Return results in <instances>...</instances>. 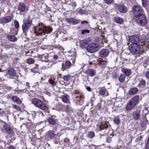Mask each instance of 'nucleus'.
<instances>
[{
    "instance_id": "obj_1",
    "label": "nucleus",
    "mask_w": 149,
    "mask_h": 149,
    "mask_svg": "<svg viewBox=\"0 0 149 149\" xmlns=\"http://www.w3.org/2000/svg\"><path fill=\"white\" fill-rule=\"evenodd\" d=\"M34 30V32L37 36H40L42 37L45 36V37L42 38V40H44L45 38H45L46 36L45 34L51 33L52 29L49 27H45L43 25L39 24L35 27Z\"/></svg>"
},
{
    "instance_id": "obj_2",
    "label": "nucleus",
    "mask_w": 149,
    "mask_h": 149,
    "mask_svg": "<svg viewBox=\"0 0 149 149\" xmlns=\"http://www.w3.org/2000/svg\"><path fill=\"white\" fill-rule=\"evenodd\" d=\"M139 95H136L133 97L127 102L125 107L127 111L131 110L139 102Z\"/></svg>"
},
{
    "instance_id": "obj_3",
    "label": "nucleus",
    "mask_w": 149,
    "mask_h": 149,
    "mask_svg": "<svg viewBox=\"0 0 149 149\" xmlns=\"http://www.w3.org/2000/svg\"><path fill=\"white\" fill-rule=\"evenodd\" d=\"M23 24L22 26L23 31L22 34L26 36L27 33L29 31L30 28L31 26L32 21L29 18L24 19L23 21Z\"/></svg>"
},
{
    "instance_id": "obj_4",
    "label": "nucleus",
    "mask_w": 149,
    "mask_h": 149,
    "mask_svg": "<svg viewBox=\"0 0 149 149\" xmlns=\"http://www.w3.org/2000/svg\"><path fill=\"white\" fill-rule=\"evenodd\" d=\"M32 102L36 107L43 110L47 111L48 110L46 104L40 100L36 98H34L32 100Z\"/></svg>"
},
{
    "instance_id": "obj_5",
    "label": "nucleus",
    "mask_w": 149,
    "mask_h": 149,
    "mask_svg": "<svg viewBox=\"0 0 149 149\" xmlns=\"http://www.w3.org/2000/svg\"><path fill=\"white\" fill-rule=\"evenodd\" d=\"M133 19L135 22L141 26H144L147 23V21L144 15L134 17Z\"/></svg>"
},
{
    "instance_id": "obj_6",
    "label": "nucleus",
    "mask_w": 149,
    "mask_h": 149,
    "mask_svg": "<svg viewBox=\"0 0 149 149\" xmlns=\"http://www.w3.org/2000/svg\"><path fill=\"white\" fill-rule=\"evenodd\" d=\"M129 48L131 52L135 54L139 53L141 51L140 46L137 43L131 44Z\"/></svg>"
},
{
    "instance_id": "obj_7",
    "label": "nucleus",
    "mask_w": 149,
    "mask_h": 149,
    "mask_svg": "<svg viewBox=\"0 0 149 149\" xmlns=\"http://www.w3.org/2000/svg\"><path fill=\"white\" fill-rule=\"evenodd\" d=\"M133 13L134 15V17H137L144 15L142 14L143 10L140 6L134 5L132 8Z\"/></svg>"
},
{
    "instance_id": "obj_8",
    "label": "nucleus",
    "mask_w": 149,
    "mask_h": 149,
    "mask_svg": "<svg viewBox=\"0 0 149 149\" xmlns=\"http://www.w3.org/2000/svg\"><path fill=\"white\" fill-rule=\"evenodd\" d=\"M99 49L98 45L95 43H92L89 44L87 47V50L88 52L91 53H93L97 52Z\"/></svg>"
},
{
    "instance_id": "obj_9",
    "label": "nucleus",
    "mask_w": 149,
    "mask_h": 149,
    "mask_svg": "<svg viewBox=\"0 0 149 149\" xmlns=\"http://www.w3.org/2000/svg\"><path fill=\"white\" fill-rule=\"evenodd\" d=\"M55 132L53 131L49 130L47 132L45 135V138L46 141L52 139L55 136Z\"/></svg>"
},
{
    "instance_id": "obj_10",
    "label": "nucleus",
    "mask_w": 149,
    "mask_h": 149,
    "mask_svg": "<svg viewBox=\"0 0 149 149\" xmlns=\"http://www.w3.org/2000/svg\"><path fill=\"white\" fill-rule=\"evenodd\" d=\"M15 74V70L12 68H10L7 70L6 76L7 78H12Z\"/></svg>"
},
{
    "instance_id": "obj_11",
    "label": "nucleus",
    "mask_w": 149,
    "mask_h": 149,
    "mask_svg": "<svg viewBox=\"0 0 149 149\" xmlns=\"http://www.w3.org/2000/svg\"><path fill=\"white\" fill-rule=\"evenodd\" d=\"M139 41V37L137 35H133L129 37V42L132 44L137 43Z\"/></svg>"
},
{
    "instance_id": "obj_12",
    "label": "nucleus",
    "mask_w": 149,
    "mask_h": 149,
    "mask_svg": "<svg viewBox=\"0 0 149 149\" xmlns=\"http://www.w3.org/2000/svg\"><path fill=\"white\" fill-rule=\"evenodd\" d=\"M77 95L75 98L76 103L79 105H82L84 102L83 96L80 93L77 94Z\"/></svg>"
},
{
    "instance_id": "obj_13",
    "label": "nucleus",
    "mask_w": 149,
    "mask_h": 149,
    "mask_svg": "<svg viewBox=\"0 0 149 149\" xmlns=\"http://www.w3.org/2000/svg\"><path fill=\"white\" fill-rule=\"evenodd\" d=\"M141 111L138 110H136L133 112L132 116L135 120H138L140 117Z\"/></svg>"
},
{
    "instance_id": "obj_14",
    "label": "nucleus",
    "mask_w": 149,
    "mask_h": 149,
    "mask_svg": "<svg viewBox=\"0 0 149 149\" xmlns=\"http://www.w3.org/2000/svg\"><path fill=\"white\" fill-rule=\"evenodd\" d=\"M3 127L9 134L13 135L14 134V132L9 125L5 124L3 125Z\"/></svg>"
},
{
    "instance_id": "obj_15",
    "label": "nucleus",
    "mask_w": 149,
    "mask_h": 149,
    "mask_svg": "<svg viewBox=\"0 0 149 149\" xmlns=\"http://www.w3.org/2000/svg\"><path fill=\"white\" fill-rule=\"evenodd\" d=\"M12 17L10 16L5 17L0 19V22L2 24H6L10 22L12 20Z\"/></svg>"
},
{
    "instance_id": "obj_16",
    "label": "nucleus",
    "mask_w": 149,
    "mask_h": 149,
    "mask_svg": "<svg viewBox=\"0 0 149 149\" xmlns=\"http://www.w3.org/2000/svg\"><path fill=\"white\" fill-rule=\"evenodd\" d=\"M66 21L68 23L72 25H75L78 23V20L73 18H67L65 19Z\"/></svg>"
},
{
    "instance_id": "obj_17",
    "label": "nucleus",
    "mask_w": 149,
    "mask_h": 149,
    "mask_svg": "<svg viewBox=\"0 0 149 149\" xmlns=\"http://www.w3.org/2000/svg\"><path fill=\"white\" fill-rule=\"evenodd\" d=\"M109 53L108 49H103L100 52V55L102 57H105L107 56Z\"/></svg>"
},
{
    "instance_id": "obj_18",
    "label": "nucleus",
    "mask_w": 149,
    "mask_h": 149,
    "mask_svg": "<svg viewBox=\"0 0 149 149\" xmlns=\"http://www.w3.org/2000/svg\"><path fill=\"white\" fill-rule=\"evenodd\" d=\"M121 71L127 77L129 76L131 73V69L126 68H124L122 69Z\"/></svg>"
},
{
    "instance_id": "obj_19",
    "label": "nucleus",
    "mask_w": 149,
    "mask_h": 149,
    "mask_svg": "<svg viewBox=\"0 0 149 149\" xmlns=\"http://www.w3.org/2000/svg\"><path fill=\"white\" fill-rule=\"evenodd\" d=\"M85 73L87 74L88 76L93 77L95 75V71L93 69H89L86 70Z\"/></svg>"
},
{
    "instance_id": "obj_20",
    "label": "nucleus",
    "mask_w": 149,
    "mask_h": 149,
    "mask_svg": "<svg viewBox=\"0 0 149 149\" xmlns=\"http://www.w3.org/2000/svg\"><path fill=\"white\" fill-rule=\"evenodd\" d=\"M71 65V62L69 61H66L65 63H63L62 67L63 68L65 69L69 68Z\"/></svg>"
},
{
    "instance_id": "obj_21",
    "label": "nucleus",
    "mask_w": 149,
    "mask_h": 149,
    "mask_svg": "<svg viewBox=\"0 0 149 149\" xmlns=\"http://www.w3.org/2000/svg\"><path fill=\"white\" fill-rule=\"evenodd\" d=\"M11 99L12 100L14 103H15L18 104H20L22 103V101L20 99L16 96H13L12 97Z\"/></svg>"
},
{
    "instance_id": "obj_22",
    "label": "nucleus",
    "mask_w": 149,
    "mask_h": 149,
    "mask_svg": "<svg viewBox=\"0 0 149 149\" xmlns=\"http://www.w3.org/2000/svg\"><path fill=\"white\" fill-rule=\"evenodd\" d=\"M138 89L136 88H133L130 89L128 91V94L130 95L136 94L138 91Z\"/></svg>"
},
{
    "instance_id": "obj_23",
    "label": "nucleus",
    "mask_w": 149,
    "mask_h": 149,
    "mask_svg": "<svg viewBox=\"0 0 149 149\" xmlns=\"http://www.w3.org/2000/svg\"><path fill=\"white\" fill-rule=\"evenodd\" d=\"M62 100L63 102L68 103V106L70 105L69 97L68 95L67 94L63 96L62 98Z\"/></svg>"
},
{
    "instance_id": "obj_24",
    "label": "nucleus",
    "mask_w": 149,
    "mask_h": 149,
    "mask_svg": "<svg viewBox=\"0 0 149 149\" xmlns=\"http://www.w3.org/2000/svg\"><path fill=\"white\" fill-rule=\"evenodd\" d=\"M118 10L121 13H125L127 11V8L123 5H119L118 6Z\"/></svg>"
},
{
    "instance_id": "obj_25",
    "label": "nucleus",
    "mask_w": 149,
    "mask_h": 149,
    "mask_svg": "<svg viewBox=\"0 0 149 149\" xmlns=\"http://www.w3.org/2000/svg\"><path fill=\"white\" fill-rule=\"evenodd\" d=\"M26 6L23 3H19L18 6V10L21 12H23L25 10Z\"/></svg>"
},
{
    "instance_id": "obj_26",
    "label": "nucleus",
    "mask_w": 149,
    "mask_h": 149,
    "mask_svg": "<svg viewBox=\"0 0 149 149\" xmlns=\"http://www.w3.org/2000/svg\"><path fill=\"white\" fill-rule=\"evenodd\" d=\"M107 61L106 59L100 58L98 61V64L103 66L107 65Z\"/></svg>"
},
{
    "instance_id": "obj_27",
    "label": "nucleus",
    "mask_w": 149,
    "mask_h": 149,
    "mask_svg": "<svg viewBox=\"0 0 149 149\" xmlns=\"http://www.w3.org/2000/svg\"><path fill=\"white\" fill-rule=\"evenodd\" d=\"M49 123L52 125H54L56 123V121L52 116L49 117L48 119Z\"/></svg>"
},
{
    "instance_id": "obj_28",
    "label": "nucleus",
    "mask_w": 149,
    "mask_h": 149,
    "mask_svg": "<svg viewBox=\"0 0 149 149\" xmlns=\"http://www.w3.org/2000/svg\"><path fill=\"white\" fill-rule=\"evenodd\" d=\"M8 39L12 42H15L17 40V38L13 35H9L7 36Z\"/></svg>"
},
{
    "instance_id": "obj_29",
    "label": "nucleus",
    "mask_w": 149,
    "mask_h": 149,
    "mask_svg": "<svg viewBox=\"0 0 149 149\" xmlns=\"http://www.w3.org/2000/svg\"><path fill=\"white\" fill-rule=\"evenodd\" d=\"M41 60L43 61H47L48 60V54H45L42 55Z\"/></svg>"
},
{
    "instance_id": "obj_30",
    "label": "nucleus",
    "mask_w": 149,
    "mask_h": 149,
    "mask_svg": "<svg viewBox=\"0 0 149 149\" xmlns=\"http://www.w3.org/2000/svg\"><path fill=\"white\" fill-rule=\"evenodd\" d=\"M115 22L117 23L122 24L123 22V20L122 18L118 17H116L115 18Z\"/></svg>"
},
{
    "instance_id": "obj_31",
    "label": "nucleus",
    "mask_w": 149,
    "mask_h": 149,
    "mask_svg": "<svg viewBox=\"0 0 149 149\" xmlns=\"http://www.w3.org/2000/svg\"><path fill=\"white\" fill-rule=\"evenodd\" d=\"M108 127V126L105 123H102L101 125L99 126V129L100 130L102 131V130L104 129H107Z\"/></svg>"
},
{
    "instance_id": "obj_32",
    "label": "nucleus",
    "mask_w": 149,
    "mask_h": 149,
    "mask_svg": "<svg viewBox=\"0 0 149 149\" xmlns=\"http://www.w3.org/2000/svg\"><path fill=\"white\" fill-rule=\"evenodd\" d=\"M95 135V133L94 132L90 131L88 133L87 136L89 138L92 139L94 137Z\"/></svg>"
},
{
    "instance_id": "obj_33",
    "label": "nucleus",
    "mask_w": 149,
    "mask_h": 149,
    "mask_svg": "<svg viewBox=\"0 0 149 149\" xmlns=\"http://www.w3.org/2000/svg\"><path fill=\"white\" fill-rule=\"evenodd\" d=\"M100 94L101 95H104V94L106 90L105 88H100Z\"/></svg>"
},
{
    "instance_id": "obj_34",
    "label": "nucleus",
    "mask_w": 149,
    "mask_h": 149,
    "mask_svg": "<svg viewBox=\"0 0 149 149\" xmlns=\"http://www.w3.org/2000/svg\"><path fill=\"white\" fill-rule=\"evenodd\" d=\"M63 79L66 81H69L71 79V76L70 75H64L63 76Z\"/></svg>"
},
{
    "instance_id": "obj_35",
    "label": "nucleus",
    "mask_w": 149,
    "mask_h": 149,
    "mask_svg": "<svg viewBox=\"0 0 149 149\" xmlns=\"http://www.w3.org/2000/svg\"><path fill=\"white\" fill-rule=\"evenodd\" d=\"M146 85V81L144 80H141L139 84V86L141 87H144Z\"/></svg>"
},
{
    "instance_id": "obj_36",
    "label": "nucleus",
    "mask_w": 149,
    "mask_h": 149,
    "mask_svg": "<svg viewBox=\"0 0 149 149\" xmlns=\"http://www.w3.org/2000/svg\"><path fill=\"white\" fill-rule=\"evenodd\" d=\"M113 121L114 123L117 125L119 124L120 122V120L119 118L117 117L114 118Z\"/></svg>"
},
{
    "instance_id": "obj_37",
    "label": "nucleus",
    "mask_w": 149,
    "mask_h": 149,
    "mask_svg": "<svg viewBox=\"0 0 149 149\" xmlns=\"http://www.w3.org/2000/svg\"><path fill=\"white\" fill-rule=\"evenodd\" d=\"M125 78V76L121 74L120 75L119 78V80L121 82H123L124 81Z\"/></svg>"
},
{
    "instance_id": "obj_38",
    "label": "nucleus",
    "mask_w": 149,
    "mask_h": 149,
    "mask_svg": "<svg viewBox=\"0 0 149 149\" xmlns=\"http://www.w3.org/2000/svg\"><path fill=\"white\" fill-rule=\"evenodd\" d=\"M14 24L16 29H18L19 27V22L17 20L14 21Z\"/></svg>"
},
{
    "instance_id": "obj_39",
    "label": "nucleus",
    "mask_w": 149,
    "mask_h": 149,
    "mask_svg": "<svg viewBox=\"0 0 149 149\" xmlns=\"http://www.w3.org/2000/svg\"><path fill=\"white\" fill-rule=\"evenodd\" d=\"M27 62L29 64H32L34 63V60L33 58H29L27 60Z\"/></svg>"
},
{
    "instance_id": "obj_40",
    "label": "nucleus",
    "mask_w": 149,
    "mask_h": 149,
    "mask_svg": "<svg viewBox=\"0 0 149 149\" xmlns=\"http://www.w3.org/2000/svg\"><path fill=\"white\" fill-rule=\"evenodd\" d=\"M142 6L145 8L147 5V0H142Z\"/></svg>"
},
{
    "instance_id": "obj_41",
    "label": "nucleus",
    "mask_w": 149,
    "mask_h": 149,
    "mask_svg": "<svg viewBox=\"0 0 149 149\" xmlns=\"http://www.w3.org/2000/svg\"><path fill=\"white\" fill-rule=\"evenodd\" d=\"M90 32V31L88 30L85 29L82 30L81 33L83 34H85L87 33H89Z\"/></svg>"
},
{
    "instance_id": "obj_42",
    "label": "nucleus",
    "mask_w": 149,
    "mask_h": 149,
    "mask_svg": "<svg viewBox=\"0 0 149 149\" xmlns=\"http://www.w3.org/2000/svg\"><path fill=\"white\" fill-rule=\"evenodd\" d=\"M48 81L49 83L52 85H56V83L55 81L52 79H49Z\"/></svg>"
},
{
    "instance_id": "obj_43",
    "label": "nucleus",
    "mask_w": 149,
    "mask_h": 149,
    "mask_svg": "<svg viewBox=\"0 0 149 149\" xmlns=\"http://www.w3.org/2000/svg\"><path fill=\"white\" fill-rule=\"evenodd\" d=\"M105 3L107 4H109L112 3L113 0H104Z\"/></svg>"
},
{
    "instance_id": "obj_44",
    "label": "nucleus",
    "mask_w": 149,
    "mask_h": 149,
    "mask_svg": "<svg viewBox=\"0 0 149 149\" xmlns=\"http://www.w3.org/2000/svg\"><path fill=\"white\" fill-rule=\"evenodd\" d=\"M4 47V48L6 49H10L11 47L10 45L8 44H5Z\"/></svg>"
},
{
    "instance_id": "obj_45",
    "label": "nucleus",
    "mask_w": 149,
    "mask_h": 149,
    "mask_svg": "<svg viewBox=\"0 0 149 149\" xmlns=\"http://www.w3.org/2000/svg\"><path fill=\"white\" fill-rule=\"evenodd\" d=\"M149 148V136L148 137V140L146 145V149H148Z\"/></svg>"
},
{
    "instance_id": "obj_46",
    "label": "nucleus",
    "mask_w": 149,
    "mask_h": 149,
    "mask_svg": "<svg viewBox=\"0 0 149 149\" xmlns=\"http://www.w3.org/2000/svg\"><path fill=\"white\" fill-rule=\"evenodd\" d=\"M47 76H46L45 75H43V76L41 77V80H44L47 79Z\"/></svg>"
},
{
    "instance_id": "obj_47",
    "label": "nucleus",
    "mask_w": 149,
    "mask_h": 149,
    "mask_svg": "<svg viewBox=\"0 0 149 149\" xmlns=\"http://www.w3.org/2000/svg\"><path fill=\"white\" fill-rule=\"evenodd\" d=\"M14 107L15 109L17 110H19L20 108V107L16 105H15L14 106Z\"/></svg>"
},
{
    "instance_id": "obj_48",
    "label": "nucleus",
    "mask_w": 149,
    "mask_h": 149,
    "mask_svg": "<svg viewBox=\"0 0 149 149\" xmlns=\"http://www.w3.org/2000/svg\"><path fill=\"white\" fill-rule=\"evenodd\" d=\"M111 140V138L109 137H108L107 138V141L109 143L110 142V141Z\"/></svg>"
},
{
    "instance_id": "obj_49",
    "label": "nucleus",
    "mask_w": 149,
    "mask_h": 149,
    "mask_svg": "<svg viewBox=\"0 0 149 149\" xmlns=\"http://www.w3.org/2000/svg\"><path fill=\"white\" fill-rule=\"evenodd\" d=\"M50 146V145H49V144L47 143L45 145V148H49V147Z\"/></svg>"
},
{
    "instance_id": "obj_50",
    "label": "nucleus",
    "mask_w": 149,
    "mask_h": 149,
    "mask_svg": "<svg viewBox=\"0 0 149 149\" xmlns=\"http://www.w3.org/2000/svg\"><path fill=\"white\" fill-rule=\"evenodd\" d=\"M146 76L148 79H149V71L147 72L146 74Z\"/></svg>"
},
{
    "instance_id": "obj_51",
    "label": "nucleus",
    "mask_w": 149,
    "mask_h": 149,
    "mask_svg": "<svg viewBox=\"0 0 149 149\" xmlns=\"http://www.w3.org/2000/svg\"><path fill=\"white\" fill-rule=\"evenodd\" d=\"M43 131V129L42 128H41L38 130V132H39L40 134H41L42 132Z\"/></svg>"
},
{
    "instance_id": "obj_52",
    "label": "nucleus",
    "mask_w": 149,
    "mask_h": 149,
    "mask_svg": "<svg viewBox=\"0 0 149 149\" xmlns=\"http://www.w3.org/2000/svg\"><path fill=\"white\" fill-rule=\"evenodd\" d=\"M86 89L88 91H90L91 90V88L89 86L87 87H86Z\"/></svg>"
},
{
    "instance_id": "obj_53",
    "label": "nucleus",
    "mask_w": 149,
    "mask_h": 149,
    "mask_svg": "<svg viewBox=\"0 0 149 149\" xmlns=\"http://www.w3.org/2000/svg\"><path fill=\"white\" fill-rule=\"evenodd\" d=\"M81 23L82 24H84L85 23L87 24L88 23V21L84 20L83 21H82Z\"/></svg>"
},
{
    "instance_id": "obj_54",
    "label": "nucleus",
    "mask_w": 149,
    "mask_h": 149,
    "mask_svg": "<svg viewBox=\"0 0 149 149\" xmlns=\"http://www.w3.org/2000/svg\"><path fill=\"white\" fill-rule=\"evenodd\" d=\"M58 58V56L57 55H54V59H57Z\"/></svg>"
},
{
    "instance_id": "obj_55",
    "label": "nucleus",
    "mask_w": 149,
    "mask_h": 149,
    "mask_svg": "<svg viewBox=\"0 0 149 149\" xmlns=\"http://www.w3.org/2000/svg\"><path fill=\"white\" fill-rule=\"evenodd\" d=\"M104 38H103V35H102L101 39H102V41H103L102 42H105V43H106V40H105V39H104V40H103V39Z\"/></svg>"
},
{
    "instance_id": "obj_56",
    "label": "nucleus",
    "mask_w": 149,
    "mask_h": 149,
    "mask_svg": "<svg viewBox=\"0 0 149 149\" xmlns=\"http://www.w3.org/2000/svg\"><path fill=\"white\" fill-rule=\"evenodd\" d=\"M72 6L73 7H75L76 6V2H74L72 4Z\"/></svg>"
},
{
    "instance_id": "obj_57",
    "label": "nucleus",
    "mask_w": 149,
    "mask_h": 149,
    "mask_svg": "<svg viewBox=\"0 0 149 149\" xmlns=\"http://www.w3.org/2000/svg\"><path fill=\"white\" fill-rule=\"evenodd\" d=\"M9 149H14V147L13 146H10L9 147Z\"/></svg>"
},
{
    "instance_id": "obj_58",
    "label": "nucleus",
    "mask_w": 149,
    "mask_h": 149,
    "mask_svg": "<svg viewBox=\"0 0 149 149\" xmlns=\"http://www.w3.org/2000/svg\"><path fill=\"white\" fill-rule=\"evenodd\" d=\"M68 141V139H64V141H63L65 142L66 141Z\"/></svg>"
},
{
    "instance_id": "obj_59",
    "label": "nucleus",
    "mask_w": 149,
    "mask_h": 149,
    "mask_svg": "<svg viewBox=\"0 0 149 149\" xmlns=\"http://www.w3.org/2000/svg\"><path fill=\"white\" fill-rule=\"evenodd\" d=\"M100 108H101V106L100 105H99L98 106V110H100Z\"/></svg>"
},
{
    "instance_id": "obj_60",
    "label": "nucleus",
    "mask_w": 149,
    "mask_h": 149,
    "mask_svg": "<svg viewBox=\"0 0 149 149\" xmlns=\"http://www.w3.org/2000/svg\"><path fill=\"white\" fill-rule=\"evenodd\" d=\"M146 110H148V108H149V107H147L146 106Z\"/></svg>"
},
{
    "instance_id": "obj_61",
    "label": "nucleus",
    "mask_w": 149,
    "mask_h": 149,
    "mask_svg": "<svg viewBox=\"0 0 149 149\" xmlns=\"http://www.w3.org/2000/svg\"><path fill=\"white\" fill-rule=\"evenodd\" d=\"M0 72H2L3 71L2 70V69L0 68Z\"/></svg>"
},
{
    "instance_id": "obj_62",
    "label": "nucleus",
    "mask_w": 149,
    "mask_h": 149,
    "mask_svg": "<svg viewBox=\"0 0 149 149\" xmlns=\"http://www.w3.org/2000/svg\"><path fill=\"white\" fill-rule=\"evenodd\" d=\"M37 66L38 67V65H36V66Z\"/></svg>"
},
{
    "instance_id": "obj_63",
    "label": "nucleus",
    "mask_w": 149,
    "mask_h": 149,
    "mask_svg": "<svg viewBox=\"0 0 149 149\" xmlns=\"http://www.w3.org/2000/svg\"><path fill=\"white\" fill-rule=\"evenodd\" d=\"M68 107H69V106H68ZM68 109H69V108H68Z\"/></svg>"
},
{
    "instance_id": "obj_64",
    "label": "nucleus",
    "mask_w": 149,
    "mask_h": 149,
    "mask_svg": "<svg viewBox=\"0 0 149 149\" xmlns=\"http://www.w3.org/2000/svg\"><path fill=\"white\" fill-rule=\"evenodd\" d=\"M1 110V109H0V110Z\"/></svg>"
}]
</instances>
